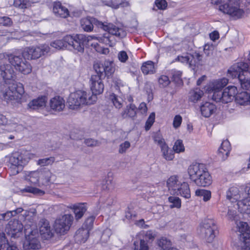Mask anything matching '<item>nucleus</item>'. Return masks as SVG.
Segmentation results:
<instances>
[{
  "label": "nucleus",
  "mask_w": 250,
  "mask_h": 250,
  "mask_svg": "<svg viewBox=\"0 0 250 250\" xmlns=\"http://www.w3.org/2000/svg\"><path fill=\"white\" fill-rule=\"evenodd\" d=\"M94 25L108 32L104 33L102 36L97 37L93 36L94 37L93 40L97 39L100 42L105 44H109L111 43L110 34L121 38H123L126 35V32L123 28H119L112 23H104L94 18H83L81 20V26L84 31H91L93 29ZM92 40V39L91 41Z\"/></svg>",
  "instance_id": "1"
},
{
  "label": "nucleus",
  "mask_w": 250,
  "mask_h": 250,
  "mask_svg": "<svg viewBox=\"0 0 250 250\" xmlns=\"http://www.w3.org/2000/svg\"><path fill=\"white\" fill-rule=\"evenodd\" d=\"M94 36H86L85 34L68 35L62 40H56L50 43V46L56 49L68 48L74 49L79 52L84 51V46L88 45Z\"/></svg>",
  "instance_id": "2"
},
{
  "label": "nucleus",
  "mask_w": 250,
  "mask_h": 250,
  "mask_svg": "<svg viewBox=\"0 0 250 250\" xmlns=\"http://www.w3.org/2000/svg\"><path fill=\"white\" fill-rule=\"evenodd\" d=\"M23 93L22 84L20 83H14L11 84H4L0 88L2 98L7 103L13 105H16L21 102Z\"/></svg>",
  "instance_id": "3"
},
{
  "label": "nucleus",
  "mask_w": 250,
  "mask_h": 250,
  "mask_svg": "<svg viewBox=\"0 0 250 250\" xmlns=\"http://www.w3.org/2000/svg\"><path fill=\"white\" fill-rule=\"evenodd\" d=\"M249 65L247 62H239L232 65L228 70V76L236 79L241 87L245 90H250V79L246 77Z\"/></svg>",
  "instance_id": "4"
},
{
  "label": "nucleus",
  "mask_w": 250,
  "mask_h": 250,
  "mask_svg": "<svg viewBox=\"0 0 250 250\" xmlns=\"http://www.w3.org/2000/svg\"><path fill=\"white\" fill-rule=\"evenodd\" d=\"M97 99L95 95H90V93L78 90L70 94L67 103L69 108L76 109L82 105L93 104Z\"/></svg>",
  "instance_id": "5"
},
{
  "label": "nucleus",
  "mask_w": 250,
  "mask_h": 250,
  "mask_svg": "<svg viewBox=\"0 0 250 250\" xmlns=\"http://www.w3.org/2000/svg\"><path fill=\"white\" fill-rule=\"evenodd\" d=\"M219 3V10L235 20L241 18L244 14L240 0H221Z\"/></svg>",
  "instance_id": "6"
},
{
  "label": "nucleus",
  "mask_w": 250,
  "mask_h": 250,
  "mask_svg": "<svg viewBox=\"0 0 250 250\" xmlns=\"http://www.w3.org/2000/svg\"><path fill=\"white\" fill-rule=\"evenodd\" d=\"M30 48H26L22 53V57L24 61L20 56L11 55L9 58L10 65L25 74L30 73L31 71V66L30 61L31 60V55L30 54Z\"/></svg>",
  "instance_id": "7"
},
{
  "label": "nucleus",
  "mask_w": 250,
  "mask_h": 250,
  "mask_svg": "<svg viewBox=\"0 0 250 250\" xmlns=\"http://www.w3.org/2000/svg\"><path fill=\"white\" fill-rule=\"evenodd\" d=\"M217 229L214 221L210 219H205L200 225L202 236L208 243H211L214 240Z\"/></svg>",
  "instance_id": "8"
},
{
  "label": "nucleus",
  "mask_w": 250,
  "mask_h": 250,
  "mask_svg": "<svg viewBox=\"0 0 250 250\" xmlns=\"http://www.w3.org/2000/svg\"><path fill=\"white\" fill-rule=\"evenodd\" d=\"M237 89L235 86H229L222 92H215L213 94L212 99L216 102L227 104L232 101L235 97Z\"/></svg>",
  "instance_id": "9"
},
{
  "label": "nucleus",
  "mask_w": 250,
  "mask_h": 250,
  "mask_svg": "<svg viewBox=\"0 0 250 250\" xmlns=\"http://www.w3.org/2000/svg\"><path fill=\"white\" fill-rule=\"evenodd\" d=\"M73 221L71 214H65L57 219L54 224V229L57 233L64 234L70 229Z\"/></svg>",
  "instance_id": "10"
},
{
  "label": "nucleus",
  "mask_w": 250,
  "mask_h": 250,
  "mask_svg": "<svg viewBox=\"0 0 250 250\" xmlns=\"http://www.w3.org/2000/svg\"><path fill=\"white\" fill-rule=\"evenodd\" d=\"M93 68L96 74H99L104 78L105 76H110L115 71L113 62L109 61H105L104 63L96 62L93 65Z\"/></svg>",
  "instance_id": "11"
},
{
  "label": "nucleus",
  "mask_w": 250,
  "mask_h": 250,
  "mask_svg": "<svg viewBox=\"0 0 250 250\" xmlns=\"http://www.w3.org/2000/svg\"><path fill=\"white\" fill-rule=\"evenodd\" d=\"M206 165L202 163H195L190 165L188 169V173L190 180L197 186L200 180L204 170L206 169Z\"/></svg>",
  "instance_id": "12"
},
{
  "label": "nucleus",
  "mask_w": 250,
  "mask_h": 250,
  "mask_svg": "<svg viewBox=\"0 0 250 250\" xmlns=\"http://www.w3.org/2000/svg\"><path fill=\"white\" fill-rule=\"evenodd\" d=\"M10 169L11 174L16 175L21 170L22 167L25 165L26 161L22 160V156L18 153H15L10 157Z\"/></svg>",
  "instance_id": "13"
},
{
  "label": "nucleus",
  "mask_w": 250,
  "mask_h": 250,
  "mask_svg": "<svg viewBox=\"0 0 250 250\" xmlns=\"http://www.w3.org/2000/svg\"><path fill=\"white\" fill-rule=\"evenodd\" d=\"M0 74L4 81V84H11L17 83L15 81V74L12 66L10 64H3L0 66Z\"/></svg>",
  "instance_id": "14"
},
{
  "label": "nucleus",
  "mask_w": 250,
  "mask_h": 250,
  "mask_svg": "<svg viewBox=\"0 0 250 250\" xmlns=\"http://www.w3.org/2000/svg\"><path fill=\"white\" fill-rule=\"evenodd\" d=\"M177 60L182 63L189 64L190 67L200 64L202 62V56L199 53L196 52L192 54H188L185 56H178Z\"/></svg>",
  "instance_id": "15"
},
{
  "label": "nucleus",
  "mask_w": 250,
  "mask_h": 250,
  "mask_svg": "<svg viewBox=\"0 0 250 250\" xmlns=\"http://www.w3.org/2000/svg\"><path fill=\"white\" fill-rule=\"evenodd\" d=\"M102 76L99 74L93 75L90 78V88L92 92L91 95H95L102 93L104 89V85L102 82Z\"/></svg>",
  "instance_id": "16"
},
{
  "label": "nucleus",
  "mask_w": 250,
  "mask_h": 250,
  "mask_svg": "<svg viewBox=\"0 0 250 250\" xmlns=\"http://www.w3.org/2000/svg\"><path fill=\"white\" fill-rule=\"evenodd\" d=\"M237 229L240 233L239 239L242 242V245L245 243L246 244H249V239L250 237V227L246 222H239L237 224Z\"/></svg>",
  "instance_id": "17"
},
{
  "label": "nucleus",
  "mask_w": 250,
  "mask_h": 250,
  "mask_svg": "<svg viewBox=\"0 0 250 250\" xmlns=\"http://www.w3.org/2000/svg\"><path fill=\"white\" fill-rule=\"evenodd\" d=\"M39 229L42 238L48 240L53 236V230L51 229L48 221L42 219L39 223Z\"/></svg>",
  "instance_id": "18"
},
{
  "label": "nucleus",
  "mask_w": 250,
  "mask_h": 250,
  "mask_svg": "<svg viewBox=\"0 0 250 250\" xmlns=\"http://www.w3.org/2000/svg\"><path fill=\"white\" fill-rule=\"evenodd\" d=\"M23 229V225L18 220L13 219L10 221L6 226V230L7 233L11 236L12 237L15 238L18 237L17 234L21 232Z\"/></svg>",
  "instance_id": "19"
},
{
  "label": "nucleus",
  "mask_w": 250,
  "mask_h": 250,
  "mask_svg": "<svg viewBox=\"0 0 250 250\" xmlns=\"http://www.w3.org/2000/svg\"><path fill=\"white\" fill-rule=\"evenodd\" d=\"M53 12L56 17L62 18H66L70 16L68 9L62 6L59 1L54 3Z\"/></svg>",
  "instance_id": "20"
},
{
  "label": "nucleus",
  "mask_w": 250,
  "mask_h": 250,
  "mask_svg": "<svg viewBox=\"0 0 250 250\" xmlns=\"http://www.w3.org/2000/svg\"><path fill=\"white\" fill-rule=\"evenodd\" d=\"M68 208L73 210L76 220L81 219L87 210L85 203H79L70 205Z\"/></svg>",
  "instance_id": "21"
},
{
  "label": "nucleus",
  "mask_w": 250,
  "mask_h": 250,
  "mask_svg": "<svg viewBox=\"0 0 250 250\" xmlns=\"http://www.w3.org/2000/svg\"><path fill=\"white\" fill-rule=\"evenodd\" d=\"M137 108L133 104H130L126 106L121 113L123 119L130 118L134 120L136 117Z\"/></svg>",
  "instance_id": "22"
},
{
  "label": "nucleus",
  "mask_w": 250,
  "mask_h": 250,
  "mask_svg": "<svg viewBox=\"0 0 250 250\" xmlns=\"http://www.w3.org/2000/svg\"><path fill=\"white\" fill-rule=\"evenodd\" d=\"M235 101L237 104L241 106L248 105L250 103V94L247 91L236 93Z\"/></svg>",
  "instance_id": "23"
},
{
  "label": "nucleus",
  "mask_w": 250,
  "mask_h": 250,
  "mask_svg": "<svg viewBox=\"0 0 250 250\" xmlns=\"http://www.w3.org/2000/svg\"><path fill=\"white\" fill-rule=\"evenodd\" d=\"M216 110V105L210 102H206L200 106L201 114L206 118L210 117Z\"/></svg>",
  "instance_id": "24"
},
{
  "label": "nucleus",
  "mask_w": 250,
  "mask_h": 250,
  "mask_svg": "<svg viewBox=\"0 0 250 250\" xmlns=\"http://www.w3.org/2000/svg\"><path fill=\"white\" fill-rule=\"evenodd\" d=\"M49 104L51 109L56 111H61L65 107L64 100L60 96L51 99Z\"/></svg>",
  "instance_id": "25"
},
{
  "label": "nucleus",
  "mask_w": 250,
  "mask_h": 250,
  "mask_svg": "<svg viewBox=\"0 0 250 250\" xmlns=\"http://www.w3.org/2000/svg\"><path fill=\"white\" fill-rule=\"evenodd\" d=\"M144 238L146 240L144 239L140 240L139 248H136V242H134V244L135 246L134 250H148V246L146 241L152 240L154 238V234L153 233L152 231H147L145 234Z\"/></svg>",
  "instance_id": "26"
},
{
  "label": "nucleus",
  "mask_w": 250,
  "mask_h": 250,
  "mask_svg": "<svg viewBox=\"0 0 250 250\" xmlns=\"http://www.w3.org/2000/svg\"><path fill=\"white\" fill-rule=\"evenodd\" d=\"M230 150V143L228 140H224L222 142L221 146L218 149V155L223 160H225L229 155Z\"/></svg>",
  "instance_id": "27"
},
{
  "label": "nucleus",
  "mask_w": 250,
  "mask_h": 250,
  "mask_svg": "<svg viewBox=\"0 0 250 250\" xmlns=\"http://www.w3.org/2000/svg\"><path fill=\"white\" fill-rule=\"evenodd\" d=\"M50 52V47L46 44L35 47L32 50V59H38Z\"/></svg>",
  "instance_id": "28"
},
{
  "label": "nucleus",
  "mask_w": 250,
  "mask_h": 250,
  "mask_svg": "<svg viewBox=\"0 0 250 250\" xmlns=\"http://www.w3.org/2000/svg\"><path fill=\"white\" fill-rule=\"evenodd\" d=\"M89 231L87 229L82 227L77 230L74 238L75 241L78 243H83L89 237Z\"/></svg>",
  "instance_id": "29"
},
{
  "label": "nucleus",
  "mask_w": 250,
  "mask_h": 250,
  "mask_svg": "<svg viewBox=\"0 0 250 250\" xmlns=\"http://www.w3.org/2000/svg\"><path fill=\"white\" fill-rule=\"evenodd\" d=\"M227 199L230 202L236 203V204L240 200V196L239 194V190L238 188L236 187H232L230 188L226 193Z\"/></svg>",
  "instance_id": "30"
},
{
  "label": "nucleus",
  "mask_w": 250,
  "mask_h": 250,
  "mask_svg": "<svg viewBox=\"0 0 250 250\" xmlns=\"http://www.w3.org/2000/svg\"><path fill=\"white\" fill-rule=\"evenodd\" d=\"M25 240L23 243V250H31V225H25L24 226Z\"/></svg>",
  "instance_id": "31"
},
{
  "label": "nucleus",
  "mask_w": 250,
  "mask_h": 250,
  "mask_svg": "<svg viewBox=\"0 0 250 250\" xmlns=\"http://www.w3.org/2000/svg\"><path fill=\"white\" fill-rule=\"evenodd\" d=\"M181 183L179 181L177 177L172 176L169 177L167 182V187L168 190L171 194H175L176 190L178 189V187Z\"/></svg>",
  "instance_id": "32"
},
{
  "label": "nucleus",
  "mask_w": 250,
  "mask_h": 250,
  "mask_svg": "<svg viewBox=\"0 0 250 250\" xmlns=\"http://www.w3.org/2000/svg\"><path fill=\"white\" fill-rule=\"evenodd\" d=\"M175 194L179 195L186 199L190 198V190L188 183L187 182L181 183Z\"/></svg>",
  "instance_id": "33"
},
{
  "label": "nucleus",
  "mask_w": 250,
  "mask_h": 250,
  "mask_svg": "<svg viewBox=\"0 0 250 250\" xmlns=\"http://www.w3.org/2000/svg\"><path fill=\"white\" fill-rule=\"evenodd\" d=\"M197 185L199 187H207L211 184L212 180L211 177L209 173L207 168L206 167L205 170H204V173H202L200 180Z\"/></svg>",
  "instance_id": "34"
},
{
  "label": "nucleus",
  "mask_w": 250,
  "mask_h": 250,
  "mask_svg": "<svg viewBox=\"0 0 250 250\" xmlns=\"http://www.w3.org/2000/svg\"><path fill=\"white\" fill-rule=\"evenodd\" d=\"M47 97L42 96L36 99L32 100V110L36 109H42L46 105Z\"/></svg>",
  "instance_id": "35"
},
{
  "label": "nucleus",
  "mask_w": 250,
  "mask_h": 250,
  "mask_svg": "<svg viewBox=\"0 0 250 250\" xmlns=\"http://www.w3.org/2000/svg\"><path fill=\"white\" fill-rule=\"evenodd\" d=\"M160 147L163 157L164 159L167 161H171L174 159L175 152L166 144Z\"/></svg>",
  "instance_id": "36"
},
{
  "label": "nucleus",
  "mask_w": 250,
  "mask_h": 250,
  "mask_svg": "<svg viewBox=\"0 0 250 250\" xmlns=\"http://www.w3.org/2000/svg\"><path fill=\"white\" fill-rule=\"evenodd\" d=\"M228 83V80L227 78H223L213 82L212 84L213 94L215 92H222L221 90Z\"/></svg>",
  "instance_id": "37"
},
{
  "label": "nucleus",
  "mask_w": 250,
  "mask_h": 250,
  "mask_svg": "<svg viewBox=\"0 0 250 250\" xmlns=\"http://www.w3.org/2000/svg\"><path fill=\"white\" fill-rule=\"evenodd\" d=\"M141 70L144 74H153L155 72L154 62L149 61L143 63Z\"/></svg>",
  "instance_id": "38"
},
{
  "label": "nucleus",
  "mask_w": 250,
  "mask_h": 250,
  "mask_svg": "<svg viewBox=\"0 0 250 250\" xmlns=\"http://www.w3.org/2000/svg\"><path fill=\"white\" fill-rule=\"evenodd\" d=\"M203 91L200 89L196 88L191 90L189 93V99L193 103H196L199 100L203 95Z\"/></svg>",
  "instance_id": "39"
},
{
  "label": "nucleus",
  "mask_w": 250,
  "mask_h": 250,
  "mask_svg": "<svg viewBox=\"0 0 250 250\" xmlns=\"http://www.w3.org/2000/svg\"><path fill=\"white\" fill-rule=\"evenodd\" d=\"M55 161V158L53 156H51L47 158L39 159L36 161V163L38 166L44 167L52 165Z\"/></svg>",
  "instance_id": "40"
},
{
  "label": "nucleus",
  "mask_w": 250,
  "mask_h": 250,
  "mask_svg": "<svg viewBox=\"0 0 250 250\" xmlns=\"http://www.w3.org/2000/svg\"><path fill=\"white\" fill-rule=\"evenodd\" d=\"M195 195L197 196L202 197L204 201L207 202L210 200L211 193L209 190L199 189L196 190Z\"/></svg>",
  "instance_id": "41"
},
{
  "label": "nucleus",
  "mask_w": 250,
  "mask_h": 250,
  "mask_svg": "<svg viewBox=\"0 0 250 250\" xmlns=\"http://www.w3.org/2000/svg\"><path fill=\"white\" fill-rule=\"evenodd\" d=\"M172 81L177 85H180L183 84V81L181 78L182 72L180 71L172 70L171 71Z\"/></svg>",
  "instance_id": "42"
},
{
  "label": "nucleus",
  "mask_w": 250,
  "mask_h": 250,
  "mask_svg": "<svg viewBox=\"0 0 250 250\" xmlns=\"http://www.w3.org/2000/svg\"><path fill=\"white\" fill-rule=\"evenodd\" d=\"M157 244L163 250H169L171 245V242L167 238L162 237L158 240Z\"/></svg>",
  "instance_id": "43"
},
{
  "label": "nucleus",
  "mask_w": 250,
  "mask_h": 250,
  "mask_svg": "<svg viewBox=\"0 0 250 250\" xmlns=\"http://www.w3.org/2000/svg\"><path fill=\"white\" fill-rule=\"evenodd\" d=\"M169 202L170 203L169 207L170 208H180L181 206V199L176 196H169L168 198Z\"/></svg>",
  "instance_id": "44"
},
{
  "label": "nucleus",
  "mask_w": 250,
  "mask_h": 250,
  "mask_svg": "<svg viewBox=\"0 0 250 250\" xmlns=\"http://www.w3.org/2000/svg\"><path fill=\"white\" fill-rule=\"evenodd\" d=\"M110 3V5L115 9L118 8L120 6L125 7L129 5V3L125 0H111Z\"/></svg>",
  "instance_id": "45"
},
{
  "label": "nucleus",
  "mask_w": 250,
  "mask_h": 250,
  "mask_svg": "<svg viewBox=\"0 0 250 250\" xmlns=\"http://www.w3.org/2000/svg\"><path fill=\"white\" fill-rule=\"evenodd\" d=\"M173 150L174 152L179 153L185 151V146L183 141L181 140H177L174 143L173 146Z\"/></svg>",
  "instance_id": "46"
},
{
  "label": "nucleus",
  "mask_w": 250,
  "mask_h": 250,
  "mask_svg": "<svg viewBox=\"0 0 250 250\" xmlns=\"http://www.w3.org/2000/svg\"><path fill=\"white\" fill-rule=\"evenodd\" d=\"M158 83L161 87H166L169 84L170 81L168 76L163 75L159 78Z\"/></svg>",
  "instance_id": "47"
},
{
  "label": "nucleus",
  "mask_w": 250,
  "mask_h": 250,
  "mask_svg": "<svg viewBox=\"0 0 250 250\" xmlns=\"http://www.w3.org/2000/svg\"><path fill=\"white\" fill-rule=\"evenodd\" d=\"M110 99L114 105L117 108H120L122 106V99L115 94L110 95Z\"/></svg>",
  "instance_id": "48"
},
{
  "label": "nucleus",
  "mask_w": 250,
  "mask_h": 250,
  "mask_svg": "<svg viewBox=\"0 0 250 250\" xmlns=\"http://www.w3.org/2000/svg\"><path fill=\"white\" fill-rule=\"evenodd\" d=\"M155 118V114L154 112H152L149 116L145 125V129L148 131L150 129L151 126L153 125Z\"/></svg>",
  "instance_id": "49"
},
{
  "label": "nucleus",
  "mask_w": 250,
  "mask_h": 250,
  "mask_svg": "<svg viewBox=\"0 0 250 250\" xmlns=\"http://www.w3.org/2000/svg\"><path fill=\"white\" fill-rule=\"evenodd\" d=\"M95 220V217L90 216L88 217L83 223L82 227H84V229H87L88 230L90 231L93 225V223Z\"/></svg>",
  "instance_id": "50"
},
{
  "label": "nucleus",
  "mask_w": 250,
  "mask_h": 250,
  "mask_svg": "<svg viewBox=\"0 0 250 250\" xmlns=\"http://www.w3.org/2000/svg\"><path fill=\"white\" fill-rule=\"evenodd\" d=\"M130 143L129 142L126 141L121 143L119 147L118 152L120 154H123L126 152V150L130 147Z\"/></svg>",
  "instance_id": "51"
},
{
  "label": "nucleus",
  "mask_w": 250,
  "mask_h": 250,
  "mask_svg": "<svg viewBox=\"0 0 250 250\" xmlns=\"http://www.w3.org/2000/svg\"><path fill=\"white\" fill-rule=\"evenodd\" d=\"M214 46L212 44H206L204 46V52L206 56L210 57L212 55Z\"/></svg>",
  "instance_id": "52"
},
{
  "label": "nucleus",
  "mask_w": 250,
  "mask_h": 250,
  "mask_svg": "<svg viewBox=\"0 0 250 250\" xmlns=\"http://www.w3.org/2000/svg\"><path fill=\"white\" fill-rule=\"evenodd\" d=\"M8 246V241L6 239L5 234L2 233L0 234V250L3 249Z\"/></svg>",
  "instance_id": "53"
},
{
  "label": "nucleus",
  "mask_w": 250,
  "mask_h": 250,
  "mask_svg": "<svg viewBox=\"0 0 250 250\" xmlns=\"http://www.w3.org/2000/svg\"><path fill=\"white\" fill-rule=\"evenodd\" d=\"M84 143L87 146H96L100 145V143L96 140L91 138L85 139L84 141Z\"/></svg>",
  "instance_id": "54"
},
{
  "label": "nucleus",
  "mask_w": 250,
  "mask_h": 250,
  "mask_svg": "<svg viewBox=\"0 0 250 250\" xmlns=\"http://www.w3.org/2000/svg\"><path fill=\"white\" fill-rule=\"evenodd\" d=\"M155 4L160 10H165L167 6V2L165 0H156Z\"/></svg>",
  "instance_id": "55"
},
{
  "label": "nucleus",
  "mask_w": 250,
  "mask_h": 250,
  "mask_svg": "<svg viewBox=\"0 0 250 250\" xmlns=\"http://www.w3.org/2000/svg\"><path fill=\"white\" fill-rule=\"evenodd\" d=\"M118 58L122 62H125L128 59V56L125 51H120L118 54Z\"/></svg>",
  "instance_id": "56"
},
{
  "label": "nucleus",
  "mask_w": 250,
  "mask_h": 250,
  "mask_svg": "<svg viewBox=\"0 0 250 250\" xmlns=\"http://www.w3.org/2000/svg\"><path fill=\"white\" fill-rule=\"evenodd\" d=\"M236 211L235 209H231L229 207L226 216L229 220H235L236 216Z\"/></svg>",
  "instance_id": "57"
},
{
  "label": "nucleus",
  "mask_w": 250,
  "mask_h": 250,
  "mask_svg": "<svg viewBox=\"0 0 250 250\" xmlns=\"http://www.w3.org/2000/svg\"><path fill=\"white\" fill-rule=\"evenodd\" d=\"M182 122V118L180 115H176L173 119V125L175 128H178Z\"/></svg>",
  "instance_id": "58"
},
{
  "label": "nucleus",
  "mask_w": 250,
  "mask_h": 250,
  "mask_svg": "<svg viewBox=\"0 0 250 250\" xmlns=\"http://www.w3.org/2000/svg\"><path fill=\"white\" fill-rule=\"evenodd\" d=\"M154 141L155 143H157L158 145L161 147L166 143L165 139L161 137L159 133H157L154 137Z\"/></svg>",
  "instance_id": "59"
},
{
  "label": "nucleus",
  "mask_w": 250,
  "mask_h": 250,
  "mask_svg": "<svg viewBox=\"0 0 250 250\" xmlns=\"http://www.w3.org/2000/svg\"><path fill=\"white\" fill-rule=\"evenodd\" d=\"M12 23L10 18L7 17H0V24L4 26H10Z\"/></svg>",
  "instance_id": "60"
},
{
  "label": "nucleus",
  "mask_w": 250,
  "mask_h": 250,
  "mask_svg": "<svg viewBox=\"0 0 250 250\" xmlns=\"http://www.w3.org/2000/svg\"><path fill=\"white\" fill-rule=\"evenodd\" d=\"M91 46H93L96 50L98 52H101L102 54H106L109 52V49L107 48H104L102 49L99 48V45L97 42L96 43H92L91 44Z\"/></svg>",
  "instance_id": "61"
},
{
  "label": "nucleus",
  "mask_w": 250,
  "mask_h": 250,
  "mask_svg": "<svg viewBox=\"0 0 250 250\" xmlns=\"http://www.w3.org/2000/svg\"><path fill=\"white\" fill-rule=\"evenodd\" d=\"M112 187V180L108 179L103 182L102 188L104 190L109 189Z\"/></svg>",
  "instance_id": "62"
},
{
  "label": "nucleus",
  "mask_w": 250,
  "mask_h": 250,
  "mask_svg": "<svg viewBox=\"0 0 250 250\" xmlns=\"http://www.w3.org/2000/svg\"><path fill=\"white\" fill-rule=\"evenodd\" d=\"M138 109L142 115H145L147 110L146 104L144 102L141 103L139 105Z\"/></svg>",
  "instance_id": "63"
},
{
  "label": "nucleus",
  "mask_w": 250,
  "mask_h": 250,
  "mask_svg": "<svg viewBox=\"0 0 250 250\" xmlns=\"http://www.w3.org/2000/svg\"><path fill=\"white\" fill-rule=\"evenodd\" d=\"M110 233L109 230L106 229L104 230L102 235L101 239L104 242L107 241L109 239Z\"/></svg>",
  "instance_id": "64"
}]
</instances>
